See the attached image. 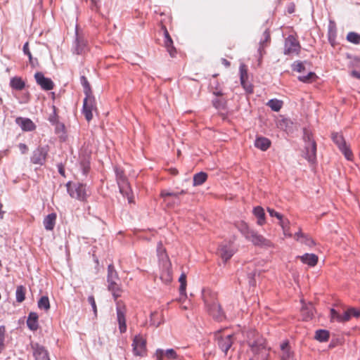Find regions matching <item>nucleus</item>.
<instances>
[{
	"instance_id": "nucleus-1",
	"label": "nucleus",
	"mask_w": 360,
	"mask_h": 360,
	"mask_svg": "<svg viewBox=\"0 0 360 360\" xmlns=\"http://www.w3.org/2000/svg\"><path fill=\"white\" fill-rule=\"evenodd\" d=\"M234 226L245 239L250 241L255 246L262 248L272 247V243L269 240L251 229L245 221L243 220L236 221L234 223Z\"/></svg>"
},
{
	"instance_id": "nucleus-2",
	"label": "nucleus",
	"mask_w": 360,
	"mask_h": 360,
	"mask_svg": "<svg viewBox=\"0 0 360 360\" xmlns=\"http://www.w3.org/2000/svg\"><path fill=\"white\" fill-rule=\"evenodd\" d=\"M108 288L112 292L114 300L116 301L117 319L119 325V330L121 333H124L127 330L126 324V307L122 301H117V298L121 296L122 290L117 281H108Z\"/></svg>"
},
{
	"instance_id": "nucleus-3",
	"label": "nucleus",
	"mask_w": 360,
	"mask_h": 360,
	"mask_svg": "<svg viewBox=\"0 0 360 360\" xmlns=\"http://www.w3.org/2000/svg\"><path fill=\"white\" fill-rule=\"evenodd\" d=\"M202 298L209 314L214 319L221 321L225 316L218 303L217 294L210 290H205L202 292Z\"/></svg>"
},
{
	"instance_id": "nucleus-4",
	"label": "nucleus",
	"mask_w": 360,
	"mask_h": 360,
	"mask_svg": "<svg viewBox=\"0 0 360 360\" xmlns=\"http://www.w3.org/2000/svg\"><path fill=\"white\" fill-rule=\"evenodd\" d=\"M247 342L255 354H259L266 349V341L255 330H250L245 333Z\"/></svg>"
},
{
	"instance_id": "nucleus-5",
	"label": "nucleus",
	"mask_w": 360,
	"mask_h": 360,
	"mask_svg": "<svg viewBox=\"0 0 360 360\" xmlns=\"http://www.w3.org/2000/svg\"><path fill=\"white\" fill-rule=\"evenodd\" d=\"M303 139L305 142L304 158L310 163H314L316 161V142L313 140L311 134L306 129L304 130V132Z\"/></svg>"
},
{
	"instance_id": "nucleus-6",
	"label": "nucleus",
	"mask_w": 360,
	"mask_h": 360,
	"mask_svg": "<svg viewBox=\"0 0 360 360\" xmlns=\"http://www.w3.org/2000/svg\"><path fill=\"white\" fill-rule=\"evenodd\" d=\"M67 190L72 198L84 201L86 198V186L80 183L68 182L66 184Z\"/></svg>"
},
{
	"instance_id": "nucleus-7",
	"label": "nucleus",
	"mask_w": 360,
	"mask_h": 360,
	"mask_svg": "<svg viewBox=\"0 0 360 360\" xmlns=\"http://www.w3.org/2000/svg\"><path fill=\"white\" fill-rule=\"evenodd\" d=\"M237 251L233 242L224 241L219 245L217 253L221 259L226 262L229 260Z\"/></svg>"
},
{
	"instance_id": "nucleus-8",
	"label": "nucleus",
	"mask_w": 360,
	"mask_h": 360,
	"mask_svg": "<svg viewBox=\"0 0 360 360\" xmlns=\"http://www.w3.org/2000/svg\"><path fill=\"white\" fill-rule=\"evenodd\" d=\"M217 344L221 350L226 355L229 349L232 346L235 338L233 334H221V331H217L215 334Z\"/></svg>"
},
{
	"instance_id": "nucleus-9",
	"label": "nucleus",
	"mask_w": 360,
	"mask_h": 360,
	"mask_svg": "<svg viewBox=\"0 0 360 360\" xmlns=\"http://www.w3.org/2000/svg\"><path fill=\"white\" fill-rule=\"evenodd\" d=\"M300 51L301 46L298 40L293 35H289L285 40L284 54L298 56Z\"/></svg>"
},
{
	"instance_id": "nucleus-10",
	"label": "nucleus",
	"mask_w": 360,
	"mask_h": 360,
	"mask_svg": "<svg viewBox=\"0 0 360 360\" xmlns=\"http://www.w3.org/2000/svg\"><path fill=\"white\" fill-rule=\"evenodd\" d=\"M332 139L334 141V143L338 146L340 150L343 153L345 158L347 160H352L353 153L350 150L349 147L347 145L342 135L338 133H333Z\"/></svg>"
},
{
	"instance_id": "nucleus-11",
	"label": "nucleus",
	"mask_w": 360,
	"mask_h": 360,
	"mask_svg": "<svg viewBox=\"0 0 360 360\" xmlns=\"http://www.w3.org/2000/svg\"><path fill=\"white\" fill-rule=\"evenodd\" d=\"M95 98L87 91H86V97L83 102L82 113L86 120L89 122L93 118V111L96 110Z\"/></svg>"
},
{
	"instance_id": "nucleus-12",
	"label": "nucleus",
	"mask_w": 360,
	"mask_h": 360,
	"mask_svg": "<svg viewBox=\"0 0 360 360\" xmlns=\"http://www.w3.org/2000/svg\"><path fill=\"white\" fill-rule=\"evenodd\" d=\"M49 151L48 146L37 147L32 153L31 162L34 165H43L46 160Z\"/></svg>"
},
{
	"instance_id": "nucleus-13",
	"label": "nucleus",
	"mask_w": 360,
	"mask_h": 360,
	"mask_svg": "<svg viewBox=\"0 0 360 360\" xmlns=\"http://www.w3.org/2000/svg\"><path fill=\"white\" fill-rule=\"evenodd\" d=\"M133 352L136 356H144L146 353V339L141 334L134 336L132 342Z\"/></svg>"
},
{
	"instance_id": "nucleus-14",
	"label": "nucleus",
	"mask_w": 360,
	"mask_h": 360,
	"mask_svg": "<svg viewBox=\"0 0 360 360\" xmlns=\"http://www.w3.org/2000/svg\"><path fill=\"white\" fill-rule=\"evenodd\" d=\"M154 356L156 360H178L179 356L174 349H167L164 350L162 349H156Z\"/></svg>"
},
{
	"instance_id": "nucleus-15",
	"label": "nucleus",
	"mask_w": 360,
	"mask_h": 360,
	"mask_svg": "<svg viewBox=\"0 0 360 360\" xmlns=\"http://www.w3.org/2000/svg\"><path fill=\"white\" fill-rule=\"evenodd\" d=\"M162 29L164 32V40H163V45L164 47L166 49L167 51L169 53V56L172 58L175 57L177 51L176 48L174 46V42L170 37L169 32L166 27L165 25H162Z\"/></svg>"
},
{
	"instance_id": "nucleus-16",
	"label": "nucleus",
	"mask_w": 360,
	"mask_h": 360,
	"mask_svg": "<svg viewBox=\"0 0 360 360\" xmlns=\"http://www.w3.org/2000/svg\"><path fill=\"white\" fill-rule=\"evenodd\" d=\"M36 82L41 88L45 91H49L53 89L54 84L53 81L48 77H45L41 72H37L34 75Z\"/></svg>"
},
{
	"instance_id": "nucleus-17",
	"label": "nucleus",
	"mask_w": 360,
	"mask_h": 360,
	"mask_svg": "<svg viewBox=\"0 0 360 360\" xmlns=\"http://www.w3.org/2000/svg\"><path fill=\"white\" fill-rule=\"evenodd\" d=\"M88 46L87 41L84 37L77 32L76 33V39L73 48V52L77 55L84 54L87 51Z\"/></svg>"
},
{
	"instance_id": "nucleus-18",
	"label": "nucleus",
	"mask_w": 360,
	"mask_h": 360,
	"mask_svg": "<svg viewBox=\"0 0 360 360\" xmlns=\"http://www.w3.org/2000/svg\"><path fill=\"white\" fill-rule=\"evenodd\" d=\"M172 264L169 261L163 262L162 269L160 275L161 281L165 283H169L172 280V272L171 269Z\"/></svg>"
},
{
	"instance_id": "nucleus-19",
	"label": "nucleus",
	"mask_w": 360,
	"mask_h": 360,
	"mask_svg": "<svg viewBox=\"0 0 360 360\" xmlns=\"http://www.w3.org/2000/svg\"><path fill=\"white\" fill-rule=\"evenodd\" d=\"M32 348L36 360H50L48 352L43 346L36 343L32 345Z\"/></svg>"
},
{
	"instance_id": "nucleus-20",
	"label": "nucleus",
	"mask_w": 360,
	"mask_h": 360,
	"mask_svg": "<svg viewBox=\"0 0 360 360\" xmlns=\"http://www.w3.org/2000/svg\"><path fill=\"white\" fill-rule=\"evenodd\" d=\"M15 122L23 131H31L34 130L36 128L34 122L29 118L17 117Z\"/></svg>"
},
{
	"instance_id": "nucleus-21",
	"label": "nucleus",
	"mask_w": 360,
	"mask_h": 360,
	"mask_svg": "<svg viewBox=\"0 0 360 360\" xmlns=\"http://www.w3.org/2000/svg\"><path fill=\"white\" fill-rule=\"evenodd\" d=\"M117 184H118L120 193L124 196H126L127 198L128 202L129 203L133 202L134 197L132 195L131 188L127 180L124 181L123 182L119 183Z\"/></svg>"
},
{
	"instance_id": "nucleus-22",
	"label": "nucleus",
	"mask_w": 360,
	"mask_h": 360,
	"mask_svg": "<svg viewBox=\"0 0 360 360\" xmlns=\"http://www.w3.org/2000/svg\"><path fill=\"white\" fill-rule=\"evenodd\" d=\"M315 309L311 303L304 304L301 309V315L304 321H309L313 319Z\"/></svg>"
},
{
	"instance_id": "nucleus-23",
	"label": "nucleus",
	"mask_w": 360,
	"mask_h": 360,
	"mask_svg": "<svg viewBox=\"0 0 360 360\" xmlns=\"http://www.w3.org/2000/svg\"><path fill=\"white\" fill-rule=\"evenodd\" d=\"M164 322L162 311H155L151 312L150 316V324L154 327L160 326Z\"/></svg>"
},
{
	"instance_id": "nucleus-24",
	"label": "nucleus",
	"mask_w": 360,
	"mask_h": 360,
	"mask_svg": "<svg viewBox=\"0 0 360 360\" xmlns=\"http://www.w3.org/2000/svg\"><path fill=\"white\" fill-rule=\"evenodd\" d=\"M57 215L53 212L48 214L43 221L44 228L47 231H52L56 225Z\"/></svg>"
},
{
	"instance_id": "nucleus-25",
	"label": "nucleus",
	"mask_w": 360,
	"mask_h": 360,
	"mask_svg": "<svg viewBox=\"0 0 360 360\" xmlns=\"http://www.w3.org/2000/svg\"><path fill=\"white\" fill-rule=\"evenodd\" d=\"M298 258L302 263L308 264L310 266H314L318 262V256L315 254L306 253Z\"/></svg>"
},
{
	"instance_id": "nucleus-26",
	"label": "nucleus",
	"mask_w": 360,
	"mask_h": 360,
	"mask_svg": "<svg viewBox=\"0 0 360 360\" xmlns=\"http://www.w3.org/2000/svg\"><path fill=\"white\" fill-rule=\"evenodd\" d=\"M27 326L31 330H37L39 328L38 324V315L35 312H30L27 320Z\"/></svg>"
},
{
	"instance_id": "nucleus-27",
	"label": "nucleus",
	"mask_w": 360,
	"mask_h": 360,
	"mask_svg": "<svg viewBox=\"0 0 360 360\" xmlns=\"http://www.w3.org/2000/svg\"><path fill=\"white\" fill-rule=\"evenodd\" d=\"M271 146V141L266 137H257L255 142V146L263 151L266 150Z\"/></svg>"
},
{
	"instance_id": "nucleus-28",
	"label": "nucleus",
	"mask_w": 360,
	"mask_h": 360,
	"mask_svg": "<svg viewBox=\"0 0 360 360\" xmlns=\"http://www.w3.org/2000/svg\"><path fill=\"white\" fill-rule=\"evenodd\" d=\"M330 319L331 321H336L338 322H346L349 321V315L347 311H345L342 314H340L334 309H330Z\"/></svg>"
},
{
	"instance_id": "nucleus-29",
	"label": "nucleus",
	"mask_w": 360,
	"mask_h": 360,
	"mask_svg": "<svg viewBox=\"0 0 360 360\" xmlns=\"http://www.w3.org/2000/svg\"><path fill=\"white\" fill-rule=\"evenodd\" d=\"M253 214L257 218V223L258 225L262 226L265 224V222H266L265 213H264V209L262 207H260V206L255 207L253 209Z\"/></svg>"
},
{
	"instance_id": "nucleus-30",
	"label": "nucleus",
	"mask_w": 360,
	"mask_h": 360,
	"mask_svg": "<svg viewBox=\"0 0 360 360\" xmlns=\"http://www.w3.org/2000/svg\"><path fill=\"white\" fill-rule=\"evenodd\" d=\"M10 85L12 89L21 91L25 88V83L21 77H14L11 79Z\"/></svg>"
},
{
	"instance_id": "nucleus-31",
	"label": "nucleus",
	"mask_w": 360,
	"mask_h": 360,
	"mask_svg": "<svg viewBox=\"0 0 360 360\" xmlns=\"http://www.w3.org/2000/svg\"><path fill=\"white\" fill-rule=\"evenodd\" d=\"M207 174L205 172H200L193 176V186H197L202 185L206 181Z\"/></svg>"
},
{
	"instance_id": "nucleus-32",
	"label": "nucleus",
	"mask_w": 360,
	"mask_h": 360,
	"mask_svg": "<svg viewBox=\"0 0 360 360\" xmlns=\"http://www.w3.org/2000/svg\"><path fill=\"white\" fill-rule=\"evenodd\" d=\"M266 105L274 111L278 112L282 106L283 101L278 99H271L268 101Z\"/></svg>"
},
{
	"instance_id": "nucleus-33",
	"label": "nucleus",
	"mask_w": 360,
	"mask_h": 360,
	"mask_svg": "<svg viewBox=\"0 0 360 360\" xmlns=\"http://www.w3.org/2000/svg\"><path fill=\"white\" fill-rule=\"evenodd\" d=\"M186 191L182 190L179 193H174V192H168L165 190H162L160 193V196L164 199V202H167V198L169 197H174L176 199H178L179 195L185 194Z\"/></svg>"
},
{
	"instance_id": "nucleus-34",
	"label": "nucleus",
	"mask_w": 360,
	"mask_h": 360,
	"mask_svg": "<svg viewBox=\"0 0 360 360\" xmlns=\"http://www.w3.org/2000/svg\"><path fill=\"white\" fill-rule=\"evenodd\" d=\"M282 354H281V360H290L291 352L289 349V345L288 342H283L281 345Z\"/></svg>"
},
{
	"instance_id": "nucleus-35",
	"label": "nucleus",
	"mask_w": 360,
	"mask_h": 360,
	"mask_svg": "<svg viewBox=\"0 0 360 360\" xmlns=\"http://www.w3.org/2000/svg\"><path fill=\"white\" fill-rule=\"evenodd\" d=\"M329 338V332L326 330H318L315 333V339L319 342H326Z\"/></svg>"
},
{
	"instance_id": "nucleus-36",
	"label": "nucleus",
	"mask_w": 360,
	"mask_h": 360,
	"mask_svg": "<svg viewBox=\"0 0 360 360\" xmlns=\"http://www.w3.org/2000/svg\"><path fill=\"white\" fill-rule=\"evenodd\" d=\"M38 307L47 311L50 309V302L47 296H42L38 301Z\"/></svg>"
},
{
	"instance_id": "nucleus-37",
	"label": "nucleus",
	"mask_w": 360,
	"mask_h": 360,
	"mask_svg": "<svg viewBox=\"0 0 360 360\" xmlns=\"http://www.w3.org/2000/svg\"><path fill=\"white\" fill-rule=\"evenodd\" d=\"M118 275L115 269L113 264H110L108 266V281H118Z\"/></svg>"
},
{
	"instance_id": "nucleus-38",
	"label": "nucleus",
	"mask_w": 360,
	"mask_h": 360,
	"mask_svg": "<svg viewBox=\"0 0 360 360\" xmlns=\"http://www.w3.org/2000/svg\"><path fill=\"white\" fill-rule=\"evenodd\" d=\"M157 252L160 259H162L164 262L169 261L166 250L163 248L162 242H160L158 245Z\"/></svg>"
},
{
	"instance_id": "nucleus-39",
	"label": "nucleus",
	"mask_w": 360,
	"mask_h": 360,
	"mask_svg": "<svg viewBox=\"0 0 360 360\" xmlns=\"http://www.w3.org/2000/svg\"><path fill=\"white\" fill-rule=\"evenodd\" d=\"M16 300L18 302H22L25 299V288L22 285L17 287L15 292Z\"/></svg>"
},
{
	"instance_id": "nucleus-40",
	"label": "nucleus",
	"mask_w": 360,
	"mask_h": 360,
	"mask_svg": "<svg viewBox=\"0 0 360 360\" xmlns=\"http://www.w3.org/2000/svg\"><path fill=\"white\" fill-rule=\"evenodd\" d=\"M239 70H240V82L244 83L245 80H248V79L247 66L245 64H241L240 65Z\"/></svg>"
},
{
	"instance_id": "nucleus-41",
	"label": "nucleus",
	"mask_w": 360,
	"mask_h": 360,
	"mask_svg": "<svg viewBox=\"0 0 360 360\" xmlns=\"http://www.w3.org/2000/svg\"><path fill=\"white\" fill-rule=\"evenodd\" d=\"M180 283L179 291L181 294H184L186 289V276L184 273L181 274L179 278Z\"/></svg>"
},
{
	"instance_id": "nucleus-42",
	"label": "nucleus",
	"mask_w": 360,
	"mask_h": 360,
	"mask_svg": "<svg viewBox=\"0 0 360 360\" xmlns=\"http://www.w3.org/2000/svg\"><path fill=\"white\" fill-rule=\"evenodd\" d=\"M347 39L353 44H358L360 43V35L351 32L347 34Z\"/></svg>"
},
{
	"instance_id": "nucleus-43",
	"label": "nucleus",
	"mask_w": 360,
	"mask_h": 360,
	"mask_svg": "<svg viewBox=\"0 0 360 360\" xmlns=\"http://www.w3.org/2000/svg\"><path fill=\"white\" fill-rule=\"evenodd\" d=\"M115 172L117 184L127 181V178L124 174V171L118 167H115Z\"/></svg>"
},
{
	"instance_id": "nucleus-44",
	"label": "nucleus",
	"mask_w": 360,
	"mask_h": 360,
	"mask_svg": "<svg viewBox=\"0 0 360 360\" xmlns=\"http://www.w3.org/2000/svg\"><path fill=\"white\" fill-rule=\"evenodd\" d=\"M316 77L314 72H310L307 75L299 76L298 79L302 82L308 83L311 82Z\"/></svg>"
},
{
	"instance_id": "nucleus-45",
	"label": "nucleus",
	"mask_w": 360,
	"mask_h": 360,
	"mask_svg": "<svg viewBox=\"0 0 360 360\" xmlns=\"http://www.w3.org/2000/svg\"><path fill=\"white\" fill-rule=\"evenodd\" d=\"M6 334V327L4 326H0V353L4 349V340Z\"/></svg>"
},
{
	"instance_id": "nucleus-46",
	"label": "nucleus",
	"mask_w": 360,
	"mask_h": 360,
	"mask_svg": "<svg viewBox=\"0 0 360 360\" xmlns=\"http://www.w3.org/2000/svg\"><path fill=\"white\" fill-rule=\"evenodd\" d=\"M292 69L293 71L301 72L304 70L305 68L302 61H295L292 65Z\"/></svg>"
},
{
	"instance_id": "nucleus-47",
	"label": "nucleus",
	"mask_w": 360,
	"mask_h": 360,
	"mask_svg": "<svg viewBox=\"0 0 360 360\" xmlns=\"http://www.w3.org/2000/svg\"><path fill=\"white\" fill-rule=\"evenodd\" d=\"M347 314L349 315V320L351 316L359 317L360 316V311L356 309L355 308H349L347 311Z\"/></svg>"
},
{
	"instance_id": "nucleus-48",
	"label": "nucleus",
	"mask_w": 360,
	"mask_h": 360,
	"mask_svg": "<svg viewBox=\"0 0 360 360\" xmlns=\"http://www.w3.org/2000/svg\"><path fill=\"white\" fill-rule=\"evenodd\" d=\"M267 212H269V215L272 217H276L278 219H282V214L279 212L275 211L274 209L268 207Z\"/></svg>"
},
{
	"instance_id": "nucleus-49",
	"label": "nucleus",
	"mask_w": 360,
	"mask_h": 360,
	"mask_svg": "<svg viewBox=\"0 0 360 360\" xmlns=\"http://www.w3.org/2000/svg\"><path fill=\"white\" fill-rule=\"evenodd\" d=\"M88 302L91 305L94 313L95 316H96L97 315V307H96L94 297L93 295L89 296Z\"/></svg>"
},
{
	"instance_id": "nucleus-50",
	"label": "nucleus",
	"mask_w": 360,
	"mask_h": 360,
	"mask_svg": "<svg viewBox=\"0 0 360 360\" xmlns=\"http://www.w3.org/2000/svg\"><path fill=\"white\" fill-rule=\"evenodd\" d=\"M279 221V225L281 226L282 229H288L290 221L288 219L284 218L283 216H282V219H278Z\"/></svg>"
},
{
	"instance_id": "nucleus-51",
	"label": "nucleus",
	"mask_w": 360,
	"mask_h": 360,
	"mask_svg": "<svg viewBox=\"0 0 360 360\" xmlns=\"http://www.w3.org/2000/svg\"><path fill=\"white\" fill-rule=\"evenodd\" d=\"M300 242L302 243H304L308 246H313L314 245V241L311 238L306 236H304V238H303Z\"/></svg>"
},
{
	"instance_id": "nucleus-52",
	"label": "nucleus",
	"mask_w": 360,
	"mask_h": 360,
	"mask_svg": "<svg viewBox=\"0 0 360 360\" xmlns=\"http://www.w3.org/2000/svg\"><path fill=\"white\" fill-rule=\"evenodd\" d=\"M241 84L248 93H249V94L252 93L253 87L250 84H249L248 82V80H245V82L241 83Z\"/></svg>"
},
{
	"instance_id": "nucleus-53",
	"label": "nucleus",
	"mask_w": 360,
	"mask_h": 360,
	"mask_svg": "<svg viewBox=\"0 0 360 360\" xmlns=\"http://www.w3.org/2000/svg\"><path fill=\"white\" fill-rule=\"evenodd\" d=\"M212 102L216 108H220L224 105V101L221 99L216 98Z\"/></svg>"
},
{
	"instance_id": "nucleus-54",
	"label": "nucleus",
	"mask_w": 360,
	"mask_h": 360,
	"mask_svg": "<svg viewBox=\"0 0 360 360\" xmlns=\"http://www.w3.org/2000/svg\"><path fill=\"white\" fill-rule=\"evenodd\" d=\"M18 148H19V149H20V150L22 154H25L28 151V147L25 143H20L18 145Z\"/></svg>"
},
{
	"instance_id": "nucleus-55",
	"label": "nucleus",
	"mask_w": 360,
	"mask_h": 360,
	"mask_svg": "<svg viewBox=\"0 0 360 360\" xmlns=\"http://www.w3.org/2000/svg\"><path fill=\"white\" fill-rule=\"evenodd\" d=\"M23 51L24 53L28 56L29 57V59H30V62H32V54L29 50V48H28V43H26L24 46H23Z\"/></svg>"
},
{
	"instance_id": "nucleus-56",
	"label": "nucleus",
	"mask_w": 360,
	"mask_h": 360,
	"mask_svg": "<svg viewBox=\"0 0 360 360\" xmlns=\"http://www.w3.org/2000/svg\"><path fill=\"white\" fill-rule=\"evenodd\" d=\"M264 40L261 43L262 45L264 42H269L270 41V33L268 30H265L264 32Z\"/></svg>"
},
{
	"instance_id": "nucleus-57",
	"label": "nucleus",
	"mask_w": 360,
	"mask_h": 360,
	"mask_svg": "<svg viewBox=\"0 0 360 360\" xmlns=\"http://www.w3.org/2000/svg\"><path fill=\"white\" fill-rule=\"evenodd\" d=\"M255 274H256V271L251 272V273L248 274V276L250 278V283L252 285H255V281H254V276H255Z\"/></svg>"
},
{
	"instance_id": "nucleus-58",
	"label": "nucleus",
	"mask_w": 360,
	"mask_h": 360,
	"mask_svg": "<svg viewBox=\"0 0 360 360\" xmlns=\"http://www.w3.org/2000/svg\"><path fill=\"white\" fill-rule=\"evenodd\" d=\"M82 79L84 80V86L85 88V91H87L89 93H90V86L89 82H87L86 79L84 77H82Z\"/></svg>"
},
{
	"instance_id": "nucleus-59",
	"label": "nucleus",
	"mask_w": 360,
	"mask_h": 360,
	"mask_svg": "<svg viewBox=\"0 0 360 360\" xmlns=\"http://www.w3.org/2000/svg\"><path fill=\"white\" fill-rule=\"evenodd\" d=\"M294 237L297 240L300 241L303 238H304V235L301 232V231H300L295 234Z\"/></svg>"
},
{
	"instance_id": "nucleus-60",
	"label": "nucleus",
	"mask_w": 360,
	"mask_h": 360,
	"mask_svg": "<svg viewBox=\"0 0 360 360\" xmlns=\"http://www.w3.org/2000/svg\"><path fill=\"white\" fill-rule=\"evenodd\" d=\"M58 172L60 173V174L62 175L63 176H65V168L62 164L58 165Z\"/></svg>"
},
{
	"instance_id": "nucleus-61",
	"label": "nucleus",
	"mask_w": 360,
	"mask_h": 360,
	"mask_svg": "<svg viewBox=\"0 0 360 360\" xmlns=\"http://www.w3.org/2000/svg\"><path fill=\"white\" fill-rule=\"evenodd\" d=\"M91 8L92 10L97 9V0H91Z\"/></svg>"
},
{
	"instance_id": "nucleus-62",
	"label": "nucleus",
	"mask_w": 360,
	"mask_h": 360,
	"mask_svg": "<svg viewBox=\"0 0 360 360\" xmlns=\"http://www.w3.org/2000/svg\"><path fill=\"white\" fill-rule=\"evenodd\" d=\"M221 63L226 68L229 67L231 65L230 62L225 58H221Z\"/></svg>"
},
{
	"instance_id": "nucleus-63",
	"label": "nucleus",
	"mask_w": 360,
	"mask_h": 360,
	"mask_svg": "<svg viewBox=\"0 0 360 360\" xmlns=\"http://www.w3.org/2000/svg\"><path fill=\"white\" fill-rule=\"evenodd\" d=\"M283 234H284L285 236H286V237H291L292 236V234L289 232V228L288 229H283Z\"/></svg>"
},
{
	"instance_id": "nucleus-64",
	"label": "nucleus",
	"mask_w": 360,
	"mask_h": 360,
	"mask_svg": "<svg viewBox=\"0 0 360 360\" xmlns=\"http://www.w3.org/2000/svg\"><path fill=\"white\" fill-rule=\"evenodd\" d=\"M352 75L356 78L360 79V73L355 70L352 72Z\"/></svg>"
}]
</instances>
